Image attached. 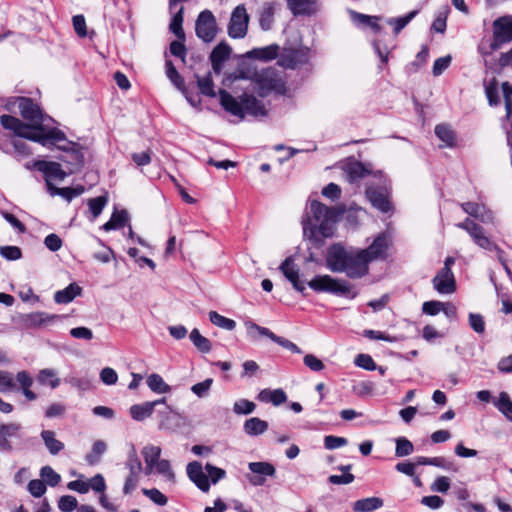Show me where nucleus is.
<instances>
[{"label":"nucleus","instance_id":"obj_59","mask_svg":"<svg viewBox=\"0 0 512 512\" xmlns=\"http://www.w3.org/2000/svg\"><path fill=\"white\" fill-rule=\"evenodd\" d=\"M212 384H213V379L207 378L202 382L194 384L191 387V391L199 398H203L209 394Z\"/></svg>","mask_w":512,"mask_h":512},{"label":"nucleus","instance_id":"obj_39","mask_svg":"<svg viewBox=\"0 0 512 512\" xmlns=\"http://www.w3.org/2000/svg\"><path fill=\"white\" fill-rule=\"evenodd\" d=\"M190 340L193 345L202 353L211 351L212 345L208 338L201 335L198 329H193L190 333Z\"/></svg>","mask_w":512,"mask_h":512},{"label":"nucleus","instance_id":"obj_44","mask_svg":"<svg viewBox=\"0 0 512 512\" xmlns=\"http://www.w3.org/2000/svg\"><path fill=\"white\" fill-rule=\"evenodd\" d=\"M165 66L166 75L169 80L175 85L177 89H179L181 92H185L184 79L178 73L173 63L170 60H167Z\"/></svg>","mask_w":512,"mask_h":512},{"label":"nucleus","instance_id":"obj_8","mask_svg":"<svg viewBox=\"0 0 512 512\" xmlns=\"http://www.w3.org/2000/svg\"><path fill=\"white\" fill-rule=\"evenodd\" d=\"M250 16L244 4L236 6L230 16L227 27L228 35L234 39H242L247 35Z\"/></svg>","mask_w":512,"mask_h":512},{"label":"nucleus","instance_id":"obj_48","mask_svg":"<svg viewBox=\"0 0 512 512\" xmlns=\"http://www.w3.org/2000/svg\"><path fill=\"white\" fill-rule=\"evenodd\" d=\"M414 451V446L410 440L405 437H398L396 439L395 455L397 457H405L411 455Z\"/></svg>","mask_w":512,"mask_h":512},{"label":"nucleus","instance_id":"obj_52","mask_svg":"<svg viewBox=\"0 0 512 512\" xmlns=\"http://www.w3.org/2000/svg\"><path fill=\"white\" fill-rule=\"evenodd\" d=\"M416 464L418 466L420 465H431L442 469H448V463L444 457L438 456V457H424L419 456L416 457Z\"/></svg>","mask_w":512,"mask_h":512},{"label":"nucleus","instance_id":"obj_41","mask_svg":"<svg viewBox=\"0 0 512 512\" xmlns=\"http://www.w3.org/2000/svg\"><path fill=\"white\" fill-rule=\"evenodd\" d=\"M436 136L444 143L447 147H452L455 142V135L453 130L445 124H439L435 127Z\"/></svg>","mask_w":512,"mask_h":512},{"label":"nucleus","instance_id":"obj_4","mask_svg":"<svg viewBox=\"0 0 512 512\" xmlns=\"http://www.w3.org/2000/svg\"><path fill=\"white\" fill-rule=\"evenodd\" d=\"M219 99L223 109L239 119H244L246 114L254 117H263L267 114L263 103L247 93L235 98L226 90H220Z\"/></svg>","mask_w":512,"mask_h":512},{"label":"nucleus","instance_id":"obj_35","mask_svg":"<svg viewBox=\"0 0 512 512\" xmlns=\"http://www.w3.org/2000/svg\"><path fill=\"white\" fill-rule=\"evenodd\" d=\"M147 386L149 389L157 394H167L170 393L172 388L168 385L161 375L157 373H152L147 377L146 380Z\"/></svg>","mask_w":512,"mask_h":512},{"label":"nucleus","instance_id":"obj_36","mask_svg":"<svg viewBox=\"0 0 512 512\" xmlns=\"http://www.w3.org/2000/svg\"><path fill=\"white\" fill-rule=\"evenodd\" d=\"M383 506V500L379 497H368L357 500L353 505L355 512H371Z\"/></svg>","mask_w":512,"mask_h":512},{"label":"nucleus","instance_id":"obj_60","mask_svg":"<svg viewBox=\"0 0 512 512\" xmlns=\"http://www.w3.org/2000/svg\"><path fill=\"white\" fill-rule=\"evenodd\" d=\"M470 327L478 334L485 332V321L481 314L470 313L468 316Z\"/></svg>","mask_w":512,"mask_h":512},{"label":"nucleus","instance_id":"obj_13","mask_svg":"<svg viewBox=\"0 0 512 512\" xmlns=\"http://www.w3.org/2000/svg\"><path fill=\"white\" fill-rule=\"evenodd\" d=\"M390 244L389 236L386 233H382L366 249H361V251L369 264L375 260L385 259L388 255Z\"/></svg>","mask_w":512,"mask_h":512},{"label":"nucleus","instance_id":"obj_32","mask_svg":"<svg viewBox=\"0 0 512 512\" xmlns=\"http://www.w3.org/2000/svg\"><path fill=\"white\" fill-rule=\"evenodd\" d=\"M344 172L347 180L351 183L356 182L368 174V170L358 161L348 162L344 166Z\"/></svg>","mask_w":512,"mask_h":512},{"label":"nucleus","instance_id":"obj_55","mask_svg":"<svg viewBox=\"0 0 512 512\" xmlns=\"http://www.w3.org/2000/svg\"><path fill=\"white\" fill-rule=\"evenodd\" d=\"M126 466L129 469V474H137L140 475L142 471V464L140 459L137 456V453L134 448L131 449V451L128 454V459Z\"/></svg>","mask_w":512,"mask_h":512},{"label":"nucleus","instance_id":"obj_28","mask_svg":"<svg viewBox=\"0 0 512 512\" xmlns=\"http://www.w3.org/2000/svg\"><path fill=\"white\" fill-rule=\"evenodd\" d=\"M82 292V288L76 284L71 283L62 290L57 291L54 294V301L57 304H68L72 302Z\"/></svg>","mask_w":512,"mask_h":512},{"label":"nucleus","instance_id":"obj_7","mask_svg":"<svg viewBox=\"0 0 512 512\" xmlns=\"http://www.w3.org/2000/svg\"><path fill=\"white\" fill-rule=\"evenodd\" d=\"M456 226L460 229L465 230L473 239L475 244L478 245L480 248L490 251L495 250L498 254L499 260L502 262L505 269L509 271L502 257L503 251L485 235L484 230L480 225H478L471 219L466 218L463 222L456 224Z\"/></svg>","mask_w":512,"mask_h":512},{"label":"nucleus","instance_id":"obj_15","mask_svg":"<svg viewBox=\"0 0 512 512\" xmlns=\"http://www.w3.org/2000/svg\"><path fill=\"white\" fill-rule=\"evenodd\" d=\"M248 468L250 474L246 478L253 486H262L267 477H274L276 474L275 467L269 462H250Z\"/></svg>","mask_w":512,"mask_h":512},{"label":"nucleus","instance_id":"obj_14","mask_svg":"<svg viewBox=\"0 0 512 512\" xmlns=\"http://www.w3.org/2000/svg\"><path fill=\"white\" fill-rule=\"evenodd\" d=\"M247 331L251 337H255V333L257 332L261 336H265L269 339H271L273 342L277 343L278 345L282 346L283 348L290 350L293 353L301 354L302 350L293 342L290 340L277 336L274 334L271 330L268 328L259 326L253 322H247L246 323Z\"/></svg>","mask_w":512,"mask_h":512},{"label":"nucleus","instance_id":"obj_17","mask_svg":"<svg viewBox=\"0 0 512 512\" xmlns=\"http://www.w3.org/2000/svg\"><path fill=\"white\" fill-rule=\"evenodd\" d=\"M285 278L292 284L293 288L300 293H304L306 287L300 279V271L295 264L293 257H287L279 267Z\"/></svg>","mask_w":512,"mask_h":512},{"label":"nucleus","instance_id":"obj_31","mask_svg":"<svg viewBox=\"0 0 512 512\" xmlns=\"http://www.w3.org/2000/svg\"><path fill=\"white\" fill-rule=\"evenodd\" d=\"M275 5L273 3H264L259 14V25L263 31H269L274 24Z\"/></svg>","mask_w":512,"mask_h":512},{"label":"nucleus","instance_id":"obj_64","mask_svg":"<svg viewBox=\"0 0 512 512\" xmlns=\"http://www.w3.org/2000/svg\"><path fill=\"white\" fill-rule=\"evenodd\" d=\"M451 60H452V58L450 55L436 59L433 64V69H432L433 75L434 76L441 75L450 66Z\"/></svg>","mask_w":512,"mask_h":512},{"label":"nucleus","instance_id":"obj_49","mask_svg":"<svg viewBox=\"0 0 512 512\" xmlns=\"http://www.w3.org/2000/svg\"><path fill=\"white\" fill-rule=\"evenodd\" d=\"M494 405L506 417L512 415V401L507 392H501L498 399L494 402Z\"/></svg>","mask_w":512,"mask_h":512},{"label":"nucleus","instance_id":"obj_22","mask_svg":"<svg viewBox=\"0 0 512 512\" xmlns=\"http://www.w3.org/2000/svg\"><path fill=\"white\" fill-rule=\"evenodd\" d=\"M166 398L155 401H148L141 404L132 405L129 409L131 417L136 421H143L153 414L155 407L159 404H165Z\"/></svg>","mask_w":512,"mask_h":512},{"label":"nucleus","instance_id":"obj_42","mask_svg":"<svg viewBox=\"0 0 512 512\" xmlns=\"http://www.w3.org/2000/svg\"><path fill=\"white\" fill-rule=\"evenodd\" d=\"M107 445L102 440H97L92 446L91 452L86 455V461L89 465H95L99 463L101 456L106 452Z\"/></svg>","mask_w":512,"mask_h":512},{"label":"nucleus","instance_id":"obj_62","mask_svg":"<svg viewBox=\"0 0 512 512\" xmlns=\"http://www.w3.org/2000/svg\"><path fill=\"white\" fill-rule=\"evenodd\" d=\"M27 489L32 496L39 498L45 494L46 485L43 480L34 479L28 483Z\"/></svg>","mask_w":512,"mask_h":512},{"label":"nucleus","instance_id":"obj_26","mask_svg":"<svg viewBox=\"0 0 512 512\" xmlns=\"http://www.w3.org/2000/svg\"><path fill=\"white\" fill-rule=\"evenodd\" d=\"M287 6L293 15H309L316 11L314 0H287Z\"/></svg>","mask_w":512,"mask_h":512},{"label":"nucleus","instance_id":"obj_45","mask_svg":"<svg viewBox=\"0 0 512 512\" xmlns=\"http://www.w3.org/2000/svg\"><path fill=\"white\" fill-rule=\"evenodd\" d=\"M183 23V7H179V9L174 13L171 23L170 30L178 39H184L185 34L182 28Z\"/></svg>","mask_w":512,"mask_h":512},{"label":"nucleus","instance_id":"obj_56","mask_svg":"<svg viewBox=\"0 0 512 512\" xmlns=\"http://www.w3.org/2000/svg\"><path fill=\"white\" fill-rule=\"evenodd\" d=\"M354 364L367 371H374L377 369L375 361L368 354H358L354 360Z\"/></svg>","mask_w":512,"mask_h":512},{"label":"nucleus","instance_id":"obj_33","mask_svg":"<svg viewBox=\"0 0 512 512\" xmlns=\"http://www.w3.org/2000/svg\"><path fill=\"white\" fill-rule=\"evenodd\" d=\"M36 379L40 385L48 386L51 389H56L61 383V380L58 377L57 372L51 368L41 369L37 374Z\"/></svg>","mask_w":512,"mask_h":512},{"label":"nucleus","instance_id":"obj_12","mask_svg":"<svg viewBox=\"0 0 512 512\" xmlns=\"http://www.w3.org/2000/svg\"><path fill=\"white\" fill-rule=\"evenodd\" d=\"M310 50L308 48H286L280 54L278 64L285 69H295L308 63Z\"/></svg>","mask_w":512,"mask_h":512},{"label":"nucleus","instance_id":"obj_61","mask_svg":"<svg viewBox=\"0 0 512 512\" xmlns=\"http://www.w3.org/2000/svg\"><path fill=\"white\" fill-rule=\"evenodd\" d=\"M348 443V440L344 437L327 435L324 437V447L327 450H334L340 447L345 446Z\"/></svg>","mask_w":512,"mask_h":512},{"label":"nucleus","instance_id":"obj_50","mask_svg":"<svg viewBox=\"0 0 512 512\" xmlns=\"http://www.w3.org/2000/svg\"><path fill=\"white\" fill-rule=\"evenodd\" d=\"M154 472L162 475L167 481L175 482V473L171 468L170 462L166 459H161L154 466Z\"/></svg>","mask_w":512,"mask_h":512},{"label":"nucleus","instance_id":"obj_6","mask_svg":"<svg viewBox=\"0 0 512 512\" xmlns=\"http://www.w3.org/2000/svg\"><path fill=\"white\" fill-rule=\"evenodd\" d=\"M308 286L316 292H329L341 296L356 297L357 292L352 285L343 279H335L330 275H317L311 279Z\"/></svg>","mask_w":512,"mask_h":512},{"label":"nucleus","instance_id":"obj_2","mask_svg":"<svg viewBox=\"0 0 512 512\" xmlns=\"http://www.w3.org/2000/svg\"><path fill=\"white\" fill-rule=\"evenodd\" d=\"M326 265L336 273H345L349 278H361L369 271L368 262L361 249L345 248L341 244H333L327 251Z\"/></svg>","mask_w":512,"mask_h":512},{"label":"nucleus","instance_id":"obj_54","mask_svg":"<svg viewBox=\"0 0 512 512\" xmlns=\"http://www.w3.org/2000/svg\"><path fill=\"white\" fill-rule=\"evenodd\" d=\"M143 494L148 497L153 503L158 506H165L168 502V498L158 489L151 488L142 490Z\"/></svg>","mask_w":512,"mask_h":512},{"label":"nucleus","instance_id":"obj_18","mask_svg":"<svg viewBox=\"0 0 512 512\" xmlns=\"http://www.w3.org/2000/svg\"><path fill=\"white\" fill-rule=\"evenodd\" d=\"M36 167L44 174L49 193L53 191V188H56L51 180H63L66 177V172L62 170L61 165L57 162L38 161Z\"/></svg>","mask_w":512,"mask_h":512},{"label":"nucleus","instance_id":"obj_9","mask_svg":"<svg viewBox=\"0 0 512 512\" xmlns=\"http://www.w3.org/2000/svg\"><path fill=\"white\" fill-rule=\"evenodd\" d=\"M195 31L196 35L206 43L214 40L218 33V26L210 10L200 12L195 23Z\"/></svg>","mask_w":512,"mask_h":512},{"label":"nucleus","instance_id":"obj_25","mask_svg":"<svg viewBox=\"0 0 512 512\" xmlns=\"http://www.w3.org/2000/svg\"><path fill=\"white\" fill-rule=\"evenodd\" d=\"M280 47L277 44H271L261 48H254L246 53V57L261 61H271L279 55Z\"/></svg>","mask_w":512,"mask_h":512},{"label":"nucleus","instance_id":"obj_10","mask_svg":"<svg viewBox=\"0 0 512 512\" xmlns=\"http://www.w3.org/2000/svg\"><path fill=\"white\" fill-rule=\"evenodd\" d=\"M51 146H56L58 149L67 152V155L62 160L70 165V173H74L83 166L84 155L78 144L65 138V140H61L57 144H50L48 147Z\"/></svg>","mask_w":512,"mask_h":512},{"label":"nucleus","instance_id":"obj_38","mask_svg":"<svg viewBox=\"0 0 512 512\" xmlns=\"http://www.w3.org/2000/svg\"><path fill=\"white\" fill-rule=\"evenodd\" d=\"M267 429L268 423L258 417H252L244 423L245 433L251 436L263 434Z\"/></svg>","mask_w":512,"mask_h":512},{"label":"nucleus","instance_id":"obj_53","mask_svg":"<svg viewBox=\"0 0 512 512\" xmlns=\"http://www.w3.org/2000/svg\"><path fill=\"white\" fill-rule=\"evenodd\" d=\"M256 408L255 403L247 399L237 400L233 405V411L238 415H248L254 412Z\"/></svg>","mask_w":512,"mask_h":512},{"label":"nucleus","instance_id":"obj_23","mask_svg":"<svg viewBox=\"0 0 512 512\" xmlns=\"http://www.w3.org/2000/svg\"><path fill=\"white\" fill-rule=\"evenodd\" d=\"M62 319V316L46 312H33L26 316V326L29 328L48 327Z\"/></svg>","mask_w":512,"mask_h":512},{"label":"nucleus","instance_id":"obj_30","mask_svg":"<svg viewBox=\"0 0 512 512\" xmlns=\"http://www.w3.org/2000/svg\"><path fill=\"white\" fill-rule=\"evenodd\" d=\"M258 399L261 402H271L275 406H279L286 402L287 396L286 393L282 389H263L258 394Z\"/></svg>","mask_w":512,"mask_h":512},{"label":"nucleus","instance_id":"obj_34","mask_svg":"<svg viewBox=\"0 0 512 512\" xmlns=\"http://www.w3.org/2000/svg\"><path fill=\"white\" fill-rule=\"evenodd\" d=\"M109 197L107 194L90 198L87 200L88 211L90 213V220L95 221L100 216L105 206L108 204Z\"/></svg>","mask_w":512,"mask_h":512},{"label":"nucleus","instance_id":"obj_40","mask_svg":"<svg viewBox=\"0 0 512 512\" xmlns=\"http://www.w3.org/2000/svg\"><path fill=\"white\" fill-rule=\"evenodd\" d=\"M85 191L84 187L79 185L77 187H64V188H53L50 192L52 196L59 195L67 201H71L73 198L80 196Z\"/></svg>","mask_w":512,"mask_h":512},{"label":"nucleus","instance_id":"obj_1","mask_svg":"<svg viewBox=\"0 0 512 512\" xmlns=\"http://www.w3.org/2000/svg\"><path fill=\"white\" fill-rule=\"evenodd\" d=\"M16 104L20 115L29 124L23 123L14 116L2 115L0 123L5 129L13 131L20 138L40 143L43 146L57 144L59 141L65 140V134L61 130L44 127L42 111L30 98L17 97L9 99L5 104V108L8 111H13Z\"/></svg>","mask_w":512,"mask_h":512},{"label":"nucleus","instance_id":"obj_19","mask_svg":"<svg viewBox=\"0 0 512 512\" xmlns=\"http://www.w3.org/2000/svg\"><path fill=\"white\" fill-rule=\"evenodd\" d=\"M21 425L18 423H8L0 425V452L10 453L14 446L11 439L21 438Z\"/></svg>","mask_w":512,"mask_h":512},{"label":"nucleus","instance_id":"obj_58","mask_svg":"<svg viewBox=\"0 0 512 512\" xmlns=\"http://www.w3.org/2000/svg\"><path fill=\"white\" fill-rule=\"evenodd\" d=\"M58 508L62 512H72L78 509V501L74 496L64 495L58 501Z\"/></svg>","mask_w":512,"mask_h":512},{"label":"nucleus","instance_id":"obj_51","mask_svg":"<svg viewBox=\"0 0 512 512\" xmlns=\"http://www.w3.org/2000/svg\"><path fill=\"white\" fill-rule=\"evenodd\" d=\"M197 85L201 94L208 97H215L214 84L210 75L205 77H197Z\"/></svg>","mask_w":512,"mask_h":512},{"label":"nucleus","instance_id":"obj_29","mask_svg":"<svg viewBox=\"0 0 512 512\" xmlns=\"http://www.w3.org/2000/svg\"><path fill=\"white\" fill-rule=\"evenodd\" d=\"M230 53L231 48L225 43H220L213 49L210 59L215 71L221 69L222 64L229 58Z\"/></svg>","mask_w":512,"mask_h":512},{"label":"nucleus","instance_id":"obj_37","mask_svg":"<svg viewBox=\"0 0 512 512\" xmlns=\"http://www.w3.org/2000/svg\"><path fill=\"white\" fill-rule=\"evenodd\" d=\"M41 438L46 448L52 455H57L60 451L64 449V443L56 439L54 431L43 430L41 432Z\"/></svg>","mask_w":512,"mask_h":512},{"label":"nucleus","instance_id":"obj_24","mask_svg":"<svg viewBox=\"0 0 512 512\" xmlns=\"http://www.w3.org/2000/svg\"><path fill=\"white\" fill-rule=\"evenodd\" d=\"M461 208L464 212L472 217L477 218L483 223H492L494 216L493 213L486 209L484 205L475 202H465L461 204Z\"/></svg>","mask_w":512,"mask_h":512},{"label":"nucleus","instance_id":"obj_46","mask_svg":"<svg viewBox=\"0 0 512 512\" xmlns=\"http://www.w3.org/2000/svg\"><path fill=\"white\" fill-rule=\"evenodd\" d=\"M209 320L215 326H218L227 331H232L236 326V323L234 320L226 318V317L220 315L219 313H217L216 311H211L209 313Z\"/></svg>","mask_w":512,"mask_h":512},{"label":"nucleus","instance_id":"obj_3","mask_svg":"<svg viewBox=\"0 0 512 512\" xmlns=\"http://www.w3.org/2000/svg\"><path fill=\"white\" fill-rule=\"evenodd\" d=\"M335 208H330L319 201H311L310 212L302 220L304 237L315 242L334 235L337 216Z\"/></svg>","mask_w":512,"mask_h":512},{"label":"nucleus","instance_id":"obj_20","mask_svg":"<svg viewBox=\"0 0 512 512\" xmlns=\"http://www.w3.org/2000/svg\"><path fill=\"white\" fill-rule=\"evenodd\" d=\"M186 473L191 482L204 493L210 490V482L207 474L203 471V466L198 461H192L186 466Z\"/></svg>","mask_w":512,"mask_h":512},{"label":"nucleus","instance_id":"obj_63","mask_svg":"<svg viewBox=\"0 0 512 512\" xmlns=\"http://www.w3.org/2000/svg\"><path fill=\"white\" fill-rule=\"evenodd\" d=\"M504 100H505V109L506 116L508 119L512 118V85L508 82H504L502 84Z\"/></svg>","mask_w":512,"mask_h":512},{"label":"nucleus","instance_id":"obj_11","mask_svg":"<svg viewBox=\"0 0 512 512\" xmlns=\"http://www.w3.org/2000/svg\"><path fill=\"white\" fill-rule=\"evenodd\" d=\"M512 41V16H503L493 22L492 50H498L504 43Z\"/></svg>","mask_w":512,"mask_h":512},{"label":"nucleus","instance_id":"obj_27","mask_svg":"<svg viewBox=\"0 0 512 512\" xmlns=\"http://www.w3.org/2000/svg\"><path fill=\"white\" fill-rule=\"evenodd\" d=\"M142 454L145 461L146 474L154 472V466L161 460V448L159 446L147 445L143 448Z\"/></svg>","mask_w":512,"mask_h":512},{"label":"nucleus","instance_id":"obj_16","mask_svg":"<svg viewBox=\"0 0 512 512\" xmlns=\"http://www.w3.org/2000/svg\"><path fill=\"white\" fill-rule=\"evenodd\" d=\"M434 289L443 295L452 294L456 291V281L452 271L441 268L432 279Z\"/></svg>","mask_w":512,"mask_h":512},{"label":"nucleus","instance_id":"obj_43","mask_svg":"<svg viewBox=\"0 0 512 512\" xmlns=\"http://www.w3.org/2000/svg\"><path fill=\"white\" fill-rule=\"evenodd\" d=\"M417 13V10H413L405 16L398 18H389L386 20V23L393 27L394 33L397 35L417 15Z\"/></svg>","mask_w":512,"mask_h":512},{"label":"nucleus","instance_id":"obj_21","mask_svg":"<svg viewBox=\"0 0 512 512\" xmlns=\"http://www.w3.org/2000/svg\"><path fill=\"white\" fill-rule=\"evenodd\" d=\"M366 196L373 207L383 213H387L392 209L389 193L386 188H375L369 186L366 189Z\"/></svg>","mask_w":512,"mask_h":512},{"label":"nucleus","instance_id":"obj_57","mask_svg":"<svg viewBox=\"0 0 512 512\" xmlns=\"http://www.w3.org/2000/svg\"><path fill=\"white\" fill-rule=\"evenodd\" d=\"M205 470L209 478V482L212 484H216L218 481L224 479L226 476V472L224 469L216 467L210 463H207L205 465Z\"/></svg>","mask_w":512,"mask_h":512},{"label":"nucleus","instance_id":"obj_47","mask_svg":"<svg viewBox=\"0 0 512 512\" xmlns=\"http://www.w3.org/2000/svg\"><path fill=\"white\" fill-rule=\"evenodd\" d=\"M40 476L45 484L51 487L57 486L61 481V476L50 466H43L40 470Z\"/></svg>","mask_w":512,"mask_h":512},{"label":"nucleus","instance_id":"obj_5","mask_svg":"<svg viewBox=\"0 0 512 512\" xmlns=\"http://www.w3.org/2000/svg\"><path fill=\"white\" fill-rule=\"evenodd\" d=\"M235 79H250L255 92L261 97H266L272 92L285 93V82L278 76L273 68H265L252 73L240 71Z\"/></svg>","mask_w":512,"mask_h":512}]
</instances>
